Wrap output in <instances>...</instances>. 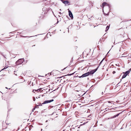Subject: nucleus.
<instances>
[{
	"instance_id": "obj_1",
	"label": "nucleus",
	"mask_w": 131,
	"mask_h": 131,
	"mask_svg": "<svg viewBox=\"0 0 131 131\" xmlns=\"http://www.w3.org/2000/svg\"><path fill=\"white\" fill-rule=\"evenodd\" d=\"M24 61V60L23 59H19L16 62V65H18L22 63Z\"/></svg>"
},
{
	"instance_id": "obj_2",
	"label": "nucleus",
	"mask_w": 131,
	"mask_h": 131,
	"mask_svg": "<svg viewBox=\"0 0 131 131\" xmlns=\"http://www.w3.org/2000/svg\"><path fill=\"white\" fill-rule=\"evenodd\" d=\"M74 90L76 91L79 92L81 90V87L80 86L77 85L74 88Z\"/></svg>"
},
{
	"instance_id": "obj_3",
	"label": "nucleus",
	"mask_w": 131,
	"mask_h": 131,
	"mask_svg": "<svg viewBox=\"0 0 131 131\" xmlns=\"http://www.w3.org/2000/svg\"><path fill=\"white\" fill-rule=\"evenodd\" d=\"M97 69L93 70L90 71L88 72L89 75L92 74H94L97 70Z\"/></svg>"
},
{
	"instance_id": "obj_4",
	"label": "nucleus",
	"mask_w": 131,
	"mask_h": 131,
	"mask_svg": "<svg viewBox=\"0 0 131 131\" xmlns=\"http://www.w3.org/2000/svg\"><path fill=\"white\" fill-rule=\"evenodd\" d=\"M89 75V73L88 72L86 73L83 74L81 76V77H79L80 78H81V77H86L88 76Z\"/></svg>"
},
{
	"instance_id": "obj_5",
	"label": "nucleus",
	"mask_w": 131,
	"mask_h": 131,
	"mask_svg": "<svg viewBox=\"0 0 131 131\" xmlns=\"http://www.w3.org/2000/svg\"><path fill=\"white\" fill-rule=\"evenodd\" d=\"M53 100H54L53 99H52V100H50L45 101L44 102L43 104H46V103H49L52 102L53 101Z\"/></svg>"
},
{
	"instance_id": "obj_6",
	"label": "nucleus",
	"mask_w": 131,
	"mask_h": 131,
	"mask_svg": "<svg viewBox=\"0 0 131 131\" xmlns=\"http://www.w3.org/2000/svg\"><path fill=\"white\" fill-rule=\"evenodd\" d=\"M108 5V4L106 2H103L102 5H101V6L102 8L103 9L104 6H105L106 5Z\"/></svg>"
},
{
	"instance_id": "obj_7",
	"label": "nucleus",
	"mask_w": 131,
	"mask_h": 131,
	"mask_svg": "<svg viewBox=\"0 0 131 131\" xmlns=\"http://www.w3.org/2000/svg\"><path fill=\"white\" fill-rule=\"evenodd\" d=\"M68 12L69 16L71 18V19H72L73 18V16L70 10H69Z\"/></svg>"
},
{
	"instance_id": "obj_8",
	"label": "nucleus",
	"mask_w": 131,
	"mask_h": 131,
	"mask_svg": "<svg viewBox=\"0 0 131 131\" xmlns=\"http://www.w3.org/2000/svg\"><path fill=\"white\" fill-rule=\"evenodd\" d=\"M62 3L65 4H68L69 3V2L68 1H63V0H62Z\"/></svg>"
},
{
	"instance_id": "obj_9",
	"label": "nucleus",
	"mask_w": 131,
	"mask_h": 131,
	"mask_svg": "<svg viewBox=\"0 0 131 131\" xmlns=\"http://www.w3.org/2000/svg\"><path fill=\"white\" fill-rule=\"evenodd\" d=\"M42 89V88H40L39 89H38L37 90H33L32 91L34 92V90L35 91H37L38 92L39 91H40V90Z\"/></svg>"
},
{
	"instance_id": "obj_10",
	"label": "nucleus",
	"mask_w": 131,
	"mask_h": 131,
	"mask_svg": "<svg viewBox=\"0 0 131 131\" xmlns=\"http://www.w3.org/2000/svg\"><path fill=\"white\" fill-rule=\"evenodd\" d=\"M130 70H128V71H126V72H125V74L126 75H127L130 72Z\"/></svg>"
},
{
	"instance_id": "obj_11",
	"label": "nucleus",
	"mask_w": 131,
	"mask_h": 131,
	"mask_svg": "<svg viewBox=\"0 0 131 131\" xmlns=\"http://www.w3.org/2000/svg\"><path fill=\"white\" fill-rule=\"evenodd\" d=\"M119 114H120V113L116 115H114V116H113V118H115V117H116L117 116H119Z\"/></svg>"
},
{
	"instance_id": "obj_12",
	"label": "nucleus",
	"mask_w": 131,
	"mask_h": 131,
	"mask_svg": "<svg viewBox=\"0 0 131 131\" xmlns=\"http://www.w3.org/2000/svg\"><path fill=\"white\" fill-rule=\"evenodd\" d=\"M126 76V75L125 74H124L123 75L122 77V79L125 78Z\"/></svg>"
},
{
	"instance_id": "obj_13",
	"label": "nucleus",
	"mask_w": 131,
	"mask_h": 131,
	"mask_svg": "<svg viewBox=\"0 0 131 131\" xmlns=\"http://www.w3.org/2000/svg\"><path fill=\"white\" fill-rule=\"evenodd\" d=\"M109 27H110L109 26H107L106 27V30H108V29H109Z\"/></svg>"
},
{
	"instance_id": "obj_14",
	"label": "nucleus",
	"mask_w": 131,
	"mask_h": 131,
	"mask_svg": "<svg viewBox=\"0 0 131 131\" xmlns=\"http://www.w3.org/2000/svg\"><path fill=\"white\" fill-rule=\"evenodd\" d=\"M38 106H39V105H36L35 106V107L34 108V109H33V110H35V109L36 108H38Z\"/></svg>"
},
{
	"instance_id": "obj_15",
	"label": "nucleus",
	"mask_w": 131,
	"mask_h": 131,
	"mask_svg": "<svg viewBox=\"0 0 131 131\" xmlns=\"http://www.w3.org/2000/svg\"><path fill=\"white\" fill-rule=\"evenodd\" d=\"M112 105V103L111 104L108 105V106H109L112 107L113 106V105Z\"/></svg>"
},
{
	"instance_id": "obj_16",
	"label": "nucleus",
	"mask_w": 131,
	"mask_h": 131,
	"mask_svg": "<svg viewBox=\"0 0 131 131\" xmlns=\"http://www.w3.org/2000/svg\"><path fill=\"white\" fill-rule=\"evenodd\" d=\"M116 73V72L115 71H113V72H112V73L113 74H115Z\"/></svg>"
},
{
	"instance_id": "obj_17",
	"label": "nucleus",
	"mask_w": 131,
	"mask_h": 131,
	"mask_svg": "<svg viewBox=\"0 0 131 131\" xmlns=\"http://www.w3.org/2000/svg\"><path fill=\"white\" fill-rule=\"evenodd\" d=\"M104 14L106 15H109V14L108 13H107V14H105V13H104Z\"/></svg>"
},
{
	"instance_id": "obj_18",
	"label": "nucleus",
	"mask_w": 131,
	"mask_h": 131,
	"mask_svg": "<svg viewBox=\"0 0 131 131\" xmlns=\"http://www.w3.org/2000/svg\"><path fill=\"white\" fill-rule=\"evenodd\" d=\"M33 100L34 101H35V97H33Z\"/></svg>"
},
{
	"instance_id": "obj_19",
	"label": "nucleus",
	"mask_w": 131,
	"mask_h": 131,
	"mask_svg": "<svg viewBox=\"0 0 131 131\" xmlns=\"http://www.w3.org/2000/svg\"><path fill=\"white\" fill-rule=\"evenodd\" d=\"M72 73V74H68V75H72L73 74V73Z\"/></svg>"
},
{
	"instance_id": "obj_20",
	"label": "nucleus",
	"mask_w": 131,
	"mask_h": 131,
	"mask_svg": "<svg viewBox=\"0 0 131 131\" xmlns=\"http://www.w3.org/2000/svg\"><path fill=\"white\" fill-rule=\"evenodd\" d=\"M103 60H102V61L101 62H100V64H101V63L102 62V61H103Z\"/></svg>"
},
{
	"instance_id": "obj_21",
	"label": "nucleus",
	"mask_w": 131,
	"mask_h": 131,
	"mask_svg": "<svg viewBox=\"0 0 131 131\" xmlns=\"http://www.w3.org/2000/svg\"><path fill=\"white\" fill-rule=\"evenodd\" d=\"M108 103H111V102L110 101H108Z\"/></svg>"
},
{
	"instance_id": "obj_22",
	"label": "nucleus",
	"mask_w": 131,
	"mask_h": 131,
	"mask_svg": "<svg viewBox=\"0 0 131 131\" xmlns=\"http://www.w3.org/2000/svg\"><path fill=\"white\" fill-rule=\"evenodd\" d=\"M80 128V126H79L78 127V128Z\"/></svg>"
},
{
	"instance_id": "obj_23",
	"label": "nucleus",
	"mask_w": 131,
	"mask_h": 131,
	"mask_svg": "<svg viewBox=\"0 0 131 131\" xmlns=\"http://www.w3.org/2000/svg\"><path fill=\"white\" fill-rule=\"evenodd\" d=\"M47 121H46V122H47Z\"/></svg>"
},
{
	"instance_id": "obj_24",
	"label": "nucleus",
	"mask_w": 131,
	"mask_h": 131,
	"mask_svg": "<svg viewBox=\"0 0 131 131\" xmlns=\"http://www.w3.org/2000/svg\"><path fill=\"white\" fill-rule=\"evenodd\" d=\"M114 107V108H116V107Z\"/></svg>"
},
{
	"instance_id": "obj_25",
	"label": "nucleus",
	"mask_w": 131,
	"mask_h": 131,
	"mask_svg": "<svg viewBox=\"0 0 131 131\" xmlns=\"http://www.w3.org/2000/svg\"><path fill=\"white\" fill-rule=\"evenodd\" d=\"M83 124H81L80 125V126H81V125H83Z\"/></svg>"
},
{
	"instance_id": "obj_26",
	"label": "nucleus",
	"mask_w": 131,
	"mask_h": 131,
	"mask_svg": "<svg viewBox=\"0 0 131 131\" xmlns=\"http://www.w3.org/2000/svg\"><path fill=\"white\" fill-rule=\"evenodd\" d=\"M12 26H14V25H13L12 24Z\"/></svg>"
},
{
	"instance_id": "obj_27",
	"label": "nucleus",
	"mask_w": 131,
	"mask_h": 131,
	"mask_svg": "<svg viewBox=\"0 0 131 131\" xmlns=\"http://www.w3.org/2000/svg\"><path fill=\"white\" fill-rule=\"evenodd\" d=\"M6 89H7V88L6 87Z\"/></svg>"
},
{
	"instance_id": "obj_28",
	"label": "nucleus",
	"mask_w": 131,
	"mask_h": 131,
	"mask_svg": "<svg viewBox=\"0 0 131 131\" xmlns=\"http://www.w3.org/2000/svg\"><path fill=\"white\" fill-rule=\"evenodd\" d=\"M33 46H35V45H34Z\"/></svg>"
},
{
	"instance_id": "obj_29",
	"label": "nucleus",
	"mask_w": 131,
	"mask_h": 131,
	"mask_svg": "<svg viewBox=\"0 0 131 131\" xmlns=\"http://www.w3.org/2000/svg\"><path fill=\"white\" fill-rule=\"evenodd\" d=\"M65 81L64 80V82Z\"/></svg>"
}]
</instances>
